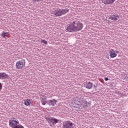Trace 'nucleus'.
<instances>
[{
	"label": "nucleus",
	"instance_id": "3",
	"mask_svg": "<svg viewBox=\"0 0 128 128\" xmlns=\"http://www.w3.org/2000/svg\"><path fill=\"white\" fill-rule=\"evenodd\" d=\"M78 106H82L84 108H88L89 106H90V103L86 100H79L78 102H75Z\"/></svg>",
	"mask_w": 128,
	"mask_h": 128
},
{
	"label": "nucleus",
	"instance_id": "5",
	"mask_svg": "<svg viewBox=\"0 0 128 128\" xmlns=\"http://www.w3.org/2000/svg\"><path fill=\"white\" fill-rule=\"evenodd\" d=\"M74 124L70 120L64 121L62 122V128H74Z\"/></svg>",
	"mask_w": 128,
	"mask_h": 128
},
{
	"label": "nucleus",
	"instance_id": "10",
	"mask_svg": "<svg viewBox=\"0 0 128 128\" xmlns=\"http://www.w3.org/2000/svg\"><path fill=\"white\" fill-rule=\"evenodd\" d=\"M8 78V75L6 72L0 73V80H6Z\"/></svg>",
	"mask_w": 128,
	"mask_h": 128
},
{
	"label": "nucleus",
	"instance_id": "4",
	"mask_svg": "<svg viewBox=\"0 0 128 128\" xmlns=\"http://www.w3.org/2000/svg\"><path fill=\"white\" fill-rule=\"evenodd\" d=\"M20 122L16 118H12L11 120H9V126H11V128H16V126H18Z\"/></svg>",
	"mask_w": 128,
	"mask_h": 128
},
{
	"label": "nucleus",
	"instance_id": "21",
	"mask_svg": "<svg viewBox=\"0 0 128 128\" xmlns=\"http://www.w3.org/2000/svg\"><path fill=\"white\" fill-rule=\"evenodd\" d=\"M118 51H116V54H118Z\"/></svg>",
	"mask_w": 128,
	"mask_h": 128
},
{
	"label": "nucleus",
	"instance_id": "2",
	"mask_svg": "<svg viewBox=\"0 0 128 128\" xmlns=\"http://www.w3.org/2000/svg\"><path fill=\"white\" fill-rule=\"evenodd\" d=\"M68 12H70V10L68 8H58L54 10V11H52V14L54 15L55 16H64V14H66Z\"/></svg>",
	"mask_w": 128,
	"mask_h": 128
},
{
	"label": "nucleus",
	"instance_id": "14",
	"mask_svg": "<svg viewBox=\"0 0 128 128\" xmlns=\"http://www.w3.org/2000/svg\"><path fill=\"white\" fill-rule=\"evenodd\" d=\"M31 102H32L30 101V100L28 99L24 101V104L25 106H30V104Z\"/></svg>",
	"mask_w": 128,
	"mask_h": 128
},
{
	"label": "nucleus",
	"instance_id": "15",
	"mask_svg": "<svg viewBox=\"0 0 128 128\" xmlns=\"http://www.w3.org/2000/svg\"><path fill=\"white\" fill-rule=\"evenodd\" d=\"M41 102L43 106H46V104H48V101L44 100H42Z\"/></svg>",
	"mask_w": 128,
	"mask_h": 128
},
{
	"label": "nucleus",
	"instance_id": "20",
	"mask_svg": "<svg viewBox=\"0 0 128 128\" xmlns=\"http://www.w3.org/2000/svg\"><path fill=\"white\" fill-rule=\"evenodd\" d=\"M42 100H46V97H45L44 98H42Z\"/></svg>",
	"mask_w": 128,
	"mask_h": 128
},
{
	"label": "nucleus",
	"instance_id": "8",
	"mask_svg": "<svg viewBox=\"0 0 128 128\" xmlns=\"http://www.w3.org/2000/svg\"><path fill=\"white\" fill-rule=\"evenodd\" d=\"M48 104L49 106H54L55 104H56V102H58V101L56 100L55 99H53L52 100H48Z\"/></svg>",
	"mask_w": 128,
	"mask_h": 128
},
{
	"label": "nucleus",
	"instance_id": "19",
	"mask_svg": "<svg viewBox=\"0 0 128 128\" xmlns=\"http://www.w3.org/2000/svg\"><path fill=\"white\" fill-rule=\"evenodd\" d=\"M2 83H0V90H2Z\"/></svg>",
	"mask_w": 128,
	"mask_h": 128
},
{
	"label": "nucleus",
	"instance_id": "13",
	"mask_svg": "<svg viewBox=\"0 0 128 128\" xmlns=\"http://www.w3.org/2000/svg\"><path fill=\"white\" fill-rule=\"evenodd\" d=\"M93 84L90 82H86V84H84V86L86 88H88V90H90L92 88Z\"/></svg>",
	"mask_w": 128,
	"mask_h": 128
},
{
	"label": "nucleus",
	"instance_id": "7",
	"mask_svg": "<svg viewBox=\"0 0 128 128\" xmlns=\"http://www.w3.org/2000/svg\"><path fill=\"white\" fill-rule=\"evenodd\" d=\"M46 120L47 122L50 124L52 122V124H58V120L54 118L46 117Z\"/></svg>",
	"mask_w": 128,
	"mask_h": 128
},
{
	"label": "nucleus",
	"instance_id": "1",
	"mask_svg": "<svg viewBox=\"0 0 128 128\" xmlns=\"http://www.w3.org/2000/svg\"><path fill=\"white\" fill-rule=\"evenodd\" d=\"M82 24L80 23L78 21H75L72 24H70L66 28L68 32H78L82 30L83 28Z\"/></svg>",
	"mask_w": 128,
	"mask_h": 128
},
{
	"label": "nucleus",
	"instance_id": "9",
	"mask_svg": "<svg viewBox=\"0 0 128 128\" xmlns=\"http://www.w3.org/2000/svg\"><path fill=\"white\" fill-rule=\"evenodd\" d=\"M118 18H120V16H118V14L109 16L110 20H118Z\"/></svg>",
	"mask_w": 128,
	"mask_h": 128
},
{
	"label": "nucleus",
	"instance_id": "16",
	"mask_svg": "<svg viewBox=\"0 0 128 128\" xmlns=\"http://www.w3.org/2000/svg\"><path fill=\"white\" fill-rule=\"evenodd\" d=\"M8 34V32H2V38H6V36Z\"/></svg>",
	"mask_w": 128,
	"mask_h": 128
},
{
	"label": "nucleus",
	"instance_id": "18",
	"mask_svg": "<svg viewBox=\"0 0 128 128\" xmlns=\"http://www.w3.org/2000/svg\"><path fill=\"white\" fill-rule=\"evenodd\" d=\"M104 80H106V82H108V78H104Z\"/></svg>",
	"mask_w": 128,
	"mask_h": 128
},
{
	"label": "nucleus",
	"instance_id": "12",
	"mask_svg": "<svg viewBox=\"0 0 128 128\" xmlns=\"http://www.w3.org/2000/svg\"><path fill=\"white\" fill-rule=\"evenodd\" d=\"M116 0H102V2L104 4H114Z\"/></svg>",
	"mask_w": 128,
	"mask_h": 128
},
{
	"label": "nucleus",
	"instance_id": "17",
	"mask_svg": "<svg viewBox=\"0 0 128 128\" xmlns=\"http://www.w3.org/2000/svg\"><path fill=\"white\" fill-rule=\"evenodd\" d=\"M42 44H48V41L44 40H41Z\"/></svg>",
	"mask_w": 128,
	"mask_h": 128
},
{
	"label": "nucleus",
	"instance_id": "11",
	"mask_svg": "<svg viewBox=\"0 0 128 128\" xmlns=\"http://www.w3.org/2000/svg\"><path fill=\"white\" fill-rule=\"evenodd\" d=\"M110 56L112 58H116L118 54H116L114 52V49L111 50L110 52Z\"/></svg>",
	"mask_w": 128,
	"mask_h": 128
},
{
	"label": "nucleus",
	"instance_id": "6",
	"mask_svg": "<svg viewBox=\"0 0 128 128\" xmlns=\"http://www.w3.org/2000/svg\"><path fill=\"white\" fill-rule=\"evenodd\" d=\"M26 64L22 61H18L16 64V67L17 70H22L24 68Z\"/></svg>",
	"mask_w": 128,
	"mask_h": 128
}]
</instances>
